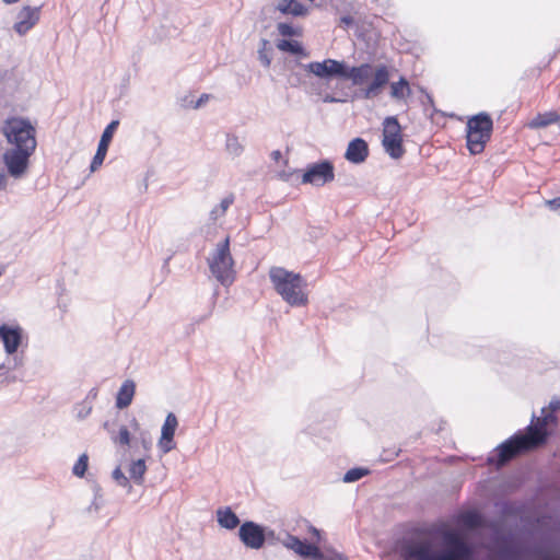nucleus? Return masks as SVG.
I'll return each instance as SVG.
<instances>
[{
  "label": "nucleus",
  "instance_id": "31",
  "mask_svg": "<svg viewBox=\"0 0 560 560\" xmlns=\"http://www.w3.org/2000/svg\"><path fill=\"white\" fill-rule=\"evenodd\" d=\"M270 47L269 42L265 38L260 39V45L258 48V59L265 67H269L271 63V57H270Z\"/></svg>",
  "mask_w": 560,
  "mask_h": 560
},
{
  "label": "nucleus",
  "instance_id": "12",
  "mask_svg": "<svg viewBox=\"0 0 560 560\" xmlns=\"http://www.w3.org/2000/svg\"><path fill=\"white\" fill-rule=\"evenodd\" d=\"M32 152L23 151L22 149H8L2 155L3 163L7 167L8 174L15 178H22L28 168L30 158Z\"/></svg>",
  "mask_w": 560,
  "mask_h": 560
},
{
  "label": "nucleus",
  "instance_id": "42",
  "mask_svg": "<svg viewBox=\"0 0 560 560\" xmlns=\"http://www.w3.org/2000/svg\"><path fill=\"white\" fill-rule=\"evenodd\" d=\"M91 410H92L91 406L85 408V409H82V410L79 411L78 417L83 419V418H85L86 416L90 415Z\"/></svg>",
  "mask_w": 560,
  "mask_h": 560
},
{
  "label": "nucleus",
  "instance_id": "4",
  "mask_svg": "<svg viewBox=\"0 0 560 560\" xmlns=\"http://www.w3.org/2000/svg\"><path fill=\"white\" fill-rule=\"evenodd\" d=\"M390 78L389 69L386 65H377L373 67L371 63L365 62L355 67H348L346 65L345 79L350 80L353 85L362 86V96L365 100L377 97L383 89L388 84Z\"/></svg>",
  "mask_w": 560,
  "mask_h": 560
},
{
  "label": "nucleus",
  "instance_id": "21",
  "mask_svg": "<svg viewBox=\"0 0 560 560\" xmlns=\"http://www.w3.org/2000/svg\"><path fill=\"white\" fill-rule=\"evenodd\" d=\"M215 514L217 522L222 528L233 530L241 523L238 516L232 511L230 506L219 508Z\"/></svg>",
  "mask_w": 560,
  "mask_h": 560
},
{
  "label": "nucleus",
  "instance_id": "47",
  "mask_svg": "<svg viewBox=\"0 0 560 560\" xmlns=\"http://www.w3.org/2000/svg\"><path fill=\"white\" fill-rule=\"evenodd\" d=\"M271 156H272V159H273V160L278 161V160L280 159V156H281V152H280V151H278V150H277V151H273V152L271 153Z\"/></svg>",
  "mask_w": 560,
  "mask_h": 560
},
{
  "label": "nucleus",
  "instance_id": "6",
  "mask_svg": "<svg viewBox=\"0 0 560 560\" xmlns=\"http://www.w3.org/2000/svg\"><path fill=\"white\" fill-rule=\"evenodd\" d=\"M2 133L11 149H22L34 153L36 150V129L27 118H8L2 127Z\"/></svg>",
  "mask_w": 560,
  "mask_h": 560
},
{
  "label": "nucleus",
  "instance_id": "3",
  "mask_svg": "<svg viewBox=\"0 0 560 560\" xmlns=\"http://www.w3.org/2000/svg\"><path fill=\"white\" fill-rule=\"evenodd\" d=\"M547 425L548 422L544 420L542 415L537 418L533 413L530 424L527 425L525 432H517L501 443L497 447V458L489 457V463L501 467L517 455L544 445L550 434Z\"/></svg>",
  "mask_w": 560,
  "mask_h": 560
},
{
  "label": "nucleus",
  "instance_id": "7",
  "mask_svg": "<svg viewBox=\"0 0 560 560\" xmlns=\"http://www.w3.org/2000/svg\"><path fill=\"white\" fill-rule=\"evenodd\" d=\"M208 265L213 277L224 287L235 280L234 260L230 252V238L219 243L208 258Z\"/></svg>",
  "mask_w": 560,
  "mask_h": 560
},
{
  "label": "nucleus",
  "instance_id": "38",
  "mask_svg": "<svg viewBox=\"0 0 560 560\" xmlns=\"http://www.w3.org/2000/svg\"><path fill=\"white\" fill-rule=\"evenodd\" d=\"M541 415L544 416V420L548 422V424H556L557 423V417L553 415V412L548 411L546 408L541 409Z\"/></svg>",
  "mask_w": 560,
  "mask_h": 560
},
{
  "label": "nucleus",
  "instance_id": "46",
  "mask_svg": "<svg viewBox=\"0 0 560 560\" xmlns=\"http://www.w3.org/2000/svg\"><path fill=\"white\" fill-rule=\"evenodd\" d=\"M312 533L314 536H316L317 540L319 541L320 540V532L317 528L312 527Z\"/></svg>",
  "mask_w": 560,
  "mask_h": 560
},
{
  "label": "nucleus",
  "instance_id": "11",
  "mask_svg": "<svg viewBox=\"0 0 560 560\" xmlns=\"http://www.w3.org/2000/svg\"><path fill=\"white\" fill-rule=\"evenodd\" d=\"M304 70L308 73L323 80H330L332 78L345 79L346 63L336 59H325L323 61H313L303 66Z\"/></svg>",
  "mask_w": 560,
  "mask_h": 560
},
{
  "label": "nucleus",
  "instance_id": "27",
  "mask_svg": "<svg viewBox=\"0 0 560 560\" xmlns=\"http://www.w3.org/2000/svg\"><path fill=\"white\" fill-rule=\"evenodd\" d=\"M234 198L232 195L223 198L220 205L215 206L209 214L211 222H217L220 218L224 217L230 206L233 203Z\"/></svg>",
  "mask_w": 560,
  "mask_h": 560
},
{
  "label": "nucleus",
  "instance_id": "17",
  "mask_svg": "<svg viewBox=\"0 0 560 560\" xmlns=\"http://www.w3.org/2000/svg\"><path fill=\"white\" fill-rule=\"evenodd\" d=\"M39 7L24 5L18 13L13 30L19 35H25L39 21Z\"/></svg>",
  "mask_w": 560,
  "mask_h": 560
},
{
  "label": "nucleus",
  "instance_id": "39",
  "mask_svg": "<svg viewBox=\"0 0 560 560\" xmlns=\"http://www.w3.org/2000/svg\"><path fill=\"white\" fill-rule=\"evenodd\" d=\"M549 411L550 412H556L558 410H560V400L555 398L552 399L550 402H549Z\"/></svg>",
  "mask_w": 560,
  "mask_h": 560
},
{
  "label": "nucleus",
  "instance_id": "29",
  "mask_svg": "<svg viewBox=\"0 0 560 560\" xmlns=\"http://www.w3.org/2000/svg\"><path fill=\"white\" fill-rule=\"evenodd\" d=\"M462 523L469 529H476L483 525V518L477 512H466L462 515Z\"/></svg>",
  "mask_w": 560,
  "mask_h": 560
},
{
  "label": "nucleus",
  "instance_id": "32",
  "mask_svg": "<svg viewBox=\"0 0 560 560\" xmlns=\"http://www.w3.org/2000/svg\"><path fill=\"white\" fill-rule=\"evenodd\" d=\"M89 457L86 454L79 456L77 463L73 466L72 472L78 477H83L88 469Z\"/></svg>",
  "mask_w": 560,
  "mask_h": 560
},
{
  "label": "nucleus",
  "instance_id": "9",
  "mask_svg": "<svg viewBox=\"0 0 560 560\" xmlns=\"http://www.w3.org/2000/svg\"><path fill=\"white\" fill-rule=\"evenodd\" d=\"M382 144L392 159L398 160L405 154L401 127L395 116L386 117L383 121Z\"/></svg>",
  "mask_w": 560,
  "mask_h": 560
},
{
  "label": "nucleus",
  "instance_id": "33",
  "mask_svg": "<svg viewBox=\"0 0 560 560\" xmlns=\"http://www.w3.org/2000/svg\"><path fill=\"white\" fill-rule=\"evenodd\" d=\"M113 479L117 482L118 486L122 488L131 489V485L129 481V478L125 476V474L121 471L120 467H116L112 472Z\"/></svg>",
  "mask_w": 560,
  "mask_h": 560
},
{
  "label": "nucleus",
  "instance_id": "8",
  "mask_svg": "<svg viewBox=\"0 0 560 560\" xmlns=\"http://www.w3.org/2000/svg\"><path fill=\"white\" fill-rule=\"evenodd\" d=\"M492 128L493 121L487 113L475 115L467 121V148L471 154H479L483 151L486 143L491 138Z\"/></svg>",
  "mask_w": 560,
  "mask_h": 560
},
{
  "label": "nucleus",
  "instance_id": "10",
  "mask_svg": "<svg viewBox=\"0 0 560 560\" xmlns=\"http://www.w3.org/2000/svg\"><path fill=\"white\" fill-rule=\"evenodd\" d=\"M335 179L334 164L328 160L310 164L302 176L303 184H311L316 187L324 186Z\"/></svg>",
  "mask_w": 560,
  "mask_h": 560
},
{
  "label": "nucleus",
  "instance_id": "15",
  "mask_svg": "<svg viewBox=\"0 0 560 560\" xmlns=\"http://www.w3.org/2000/svg\"><path fill=\"white\" fill-rule=\"evenodd\" d=\"M119 126V120H113L110 121L106 128L104 129L96 153L91 162L90 170L91 172H95L104 162L109 143L113 139L114 132L116 131L117 127Z\"/></svg>",
  "mask_w": 560,
  "mask_h": 560
},
{
  "label": "nucleus",
  "instance_id": "22",
  "mask_svg": "<svg viewBox=\"0 0 560 560\" xmlns=\"http://www.w3.org/2000/svg\"><path fill=\"white\" fill-rule=\"evenodd\" d=\"M559 120H560V116L558 115V112L550 110V112H545V113L538 114L535 118H533L528 122L527 126L530 129H540V128H546L553 124L558 125Z\"/></svg>",
  "mask_w": 560,
  "mask_h": 560
},
{
  "label": "nucleus",
  "instance_id": "18",
  "mask_svg": "<svg viewBox=\"0 0 560 560\" xmlns=\"http://www.w3.org/2000/svg\"><path fill=\"white\" fill-rule=\"evenodd\" d=\"M177 425H178V421H177L176 416L173 412H170L166 416L165 421L162 425L161 438L158 443V445H159L160 450L163 452V454H166L175 448L174 435H175Z\"/></svg>",
  "mask_w": 560,
  "mask_h": 560
},
{
  "label": "nucleus",
  "instance_id": "20",
  "mask_svg": "<svg viewBox=\"0 0 560 560\" xmlns=\"http://www.w3.org/2000/svg\"><path fill=\"white\" fill-rule=\"evenodd\" d=\"M136 393V384L131 380H126L116 396V407L118 409H125L132 402Z\"/></svg>",
  "mask_w": 560,
  "mask_h": 560
},
{
  "label": "nucleus",
  "instance_id": "40",
  "mask_svg": "<svg viewBox=\"0 0 560 560\" xmlns=\"http://www.w3.org/2000/svg\"><path fill=\"white\" fill-rule=\"evenodd\" d=\"M8 186V177L4 173H0V190L5 189Z\"/></svg>",
  "mask_w": 560,
  "mask_h": 560
},
{
  "label": "nucleus",
  "instance_id": "35",
  "mask_svg": "<svg viewBox=\"0 0 560 560\" xmlns=\"http://www.w3.org/2000/svg\"><path fill=\"white\" fill-rule=\"evenodd\" d=\"M311 559L313 560H346V558L338 552L329 551V552H323L319 550L318 556H312Z\"/></svg>",
  "mask_w": 560,
  "mask_h": 560
},
{
  "label": "nucleus",
  "instance_id": "19",
  "mask_svg": "<svg viewBox=\"0 0 560 560\" xmlns=\"http://www.w3.org/2000/svg\"><path fill=\"white\" fill-rule=\"evenodd\" d=\"M369 147L362 138L351 140L345 153V159L353 164H360L366 160Z\"/></svg>",
  "mask_w": 560,
  "mask_h": 560
},
{
  "label": "nucleus",
  "instance_id": "36",
  "mask_svg": "<svg viewBox=\"0 0 560 560\" xmlns=\"http://www.w3.org/2000/svg\"><path fill=\"white\" fill-rule=\"evenodd\" d=\"M102 506H103V498H102L100 490L97 489L95 491L94 499H93L92 503L88 508V511H89V513H98L100 510L102 509Z\"/></svg>",
  "mask_w": 560,
  "mask_h": 560
},
{
  "label": "nucleus",
  "instance_id": "16",
  "mask_svg": "<svg viewBox=\"0 0 560 560\" xmlns=\"http://www.w3.org/2000/svg\"><path fill=\"white\" fill-rule=\"evenodd\" d=\"M279 541L289 550H292L302 558H310L312 556L319 555V548L314 544H310L305 540H301L299 537L291 534H285L283 538H279Z\"/></svg>",
  "mask_w": 560,
  "mask_h": 560
},
{
  "label": "nucleus",
  "instance_id": "45",
  "mask_svg": "<svg viewBox=\"0 0 560 560\" xmlns=\"http://www.w3.org/2000/svg\"><path fill=\"white\" fill-rule=\"evenodd\" d=\"M312 533L314 536H316L317 540L319 541L320 540V532L317 528L312 527Z\"/></svg>",
  "mask_w": 560,
  "mask_h": 560
},
{
  "label": "nucleus",
  "instance_id": "13",
  "mask_svg": "<svg viewBox=\"0 0 560 560\" xmlns=\"http://www.w3.org/2000/svg\"><path fill=\"white\" fill-rule=\"evenodd\" d=\"M238 538L247 548L260 549L266 541L265 528L253 521H246L240 526Z\"/></svg>",
  "mask_w": 560,
  "mask_h": 560
},
{
  "label": "nucleus",
  "instance_id": "49",
  "mask_svg": "<svg viewBox=\"0 0 560 560\" xmlns=\"http://www.w3.org/2000/svg\"><path fill=\"white\" fill-rule=\"evenodd\" d=\"M5 4H13L19 2L20 0H2Z\"/></svg>",
  "mask_w": 560,
  "mask_h": 560
},
{
  "label": "nucleus",
  "instance_id": "14",
  "mask_svg": "<svg viewBox=\"0 0 560 560\" xmlns=\"http://www.w3.org/2000/svg\"><path fill=\"white\" fill-rule=\"evenodd\" d=\"M0 338L7 354L15 353L22 345L24 330L20 325L3 324L0 326Z\"/></svg>",
  "mask_w": 560,
  "mask_h": 560
},
{
  "label": "nucleus",
  "instance_id": "44",
  "mask_svg": "<svg viewBox=\"0 0 560 560\" xmlns=\"http://www.w3.org/2000/svg\"><path fill=\"white\" fill-rule=\"evenodd\" d=\"M324 102H326V103H335V102H338V100H337V98H335L334 96L326 95V96L324 97Z\"/></svg>",
  "mask_w": 560,
  "mask_h": 560
},
{
  "label": "nucleus",
  "instance_id": "23",
  "mask_svg": "<svg viewBox=\"0 0 560 560\" xmlns=\"http://www.w3.org/2000/svg\"><path fill=\"white\" fill-rule=\"evenodd\" d=\"M411 95L409 82L401 77L397 82L390 83V97L397 102L406 101Z\"/></svg>",
  "mask_w": 560,
  "mask_h": 560
},
{
  "label": "nucleus",
  "instance_id": "25",
  "mask_svg": "<svg viewBox=\"0 0 560 560\" xmlns=\"http://www.w3.org/2000/svg\"><path fill=\"white\" fill-rule=\"evenodd\" d=\"M145 471L147 465L144 458L132 459L128 466L130 479H132L133 482L139 486H141L144 481Z\"/></svg>",
  "mask_w": 560,
  "mask_h": 560
},
{
  "label": "nucleus",
  "instance_id": "26",
  "mask_svg": "<svg viewBox=\"0 0 560 560\" xmlns=\"http://www.w3.org/2000/svg\"><path fill=\"white\" fill-rule=\"evenodd\" d=\"M244 144L240 138L234 133H226L225 137V151L232 158H238L244 152Z\"/></svg>",
  "mask_w": 560,
  "mask_h": 560
},
{
  "label": "nucleus",
  "instance_id": "48",
  "mask_svg": "<svg viewBox=\"0 0 560 560\" xmlns=\"http://www.w3.org/2000/svg\"><path fill=\"white\" fill-rule=\"evenodd\" d=\"M142 446H143L144 450L148 451L151 447V442L143 439L142 440Z\"/></svg>",
  "mask_w": 560,
  "mask_h": 560
},
{
  "label": "nucleus",
  "instance_id": "51",
  "mask_svg": "<svg viewBox=\"0 0 560 560\" xmlns=\"http://www.w3.org/2000/svg\"><path fill=\"white\" fill-rule=\"evenodd\" d=\"M3 368V364H0V370Z\"/></svg>",
  "mask_w": 560,
  "mask_h": 560
},
{
  "label": "nucleus",
  "instance_id": "24",
  "mask_svg": "<svg viewBox=\"0 0 560 560\" xmlns=\"http://www.w3.org/2000/svg\"><path fill=\"white\" fill-rule=\"evenodd\" d=\"M277 9L283 14H291L294 16H302L307 12V9L298 0H279Z\"/></svg>",
  "mask_w": 560,
  "mask_h": 560
},
{
  "label": "nucleus",
  "instance_id": "37",
  "mask_svg": "<svg viewBox=\"0 0 560 560\" xmlns=\"http://www.w3.org/2000/svg\"><path fill=\"white\" fill-rule=\"evenodd\" d=\"M277 28L282 36L290 37L298 34L296 30L291 24L288 23H279Z\"/></svg>",
  "mask_w": 560,
  "mask_h": 560
},
{
  "label": "nucleus",
  "instance_id": "30",
  "mask_svg": "<svg viewBox=\"0 0 560 560\" xmlns=\"http://www.w3.org/2000/svg\"><path fill=\"white\" fill-rule=\"evenodd\" d=\"M369 469L366 468H362V467H355V468H351L349 469L345 475H343V482L346 483H351V482H354V481H358L360 480L361 478H363L364 476H366L369 474Z\"/></svg>",
  "mask_w": 560,
  "mask_h": 560
},
{
  "label": "nucleus",
  "instance_id": "28",
  "mask_svg": "<svg viewBox=\"0 0 560 560\" xmlns=\"http://www.w3.org/2000/svg\"><path fill=\"white\" fill-rule=\"evenodd\" d=\"M277 47L282 51H288L293 55L307 56L303 46L296 40L282 39L277 44Z\"/></svg>",
  "mask_w": 560,
  "mask_h": 560
},
{
  "label": "nucleus",
  "instance_id": "43",
  "mask_svg": "<svg viewBox=\"0 0 560 560\" xmlns=\"http://www.w3.org/2000/svg\"><path fill=\"white\" fill-rule=\"evenodd\" d=\"M341 22L346 25H350L353 22V19L351 16H342Z\"/></svg>",
  "mask_w": 560,
  "mask_h": 560
},
{
  "label": "nucleus",
  "instance_id": "50",
  "mask_svg": "<svg viewBox=\"0 0 560 560\" xmlns=\"http://www.w3.org/2000/svg\"><path fill=\"white\" fill-rule=\"evenodd\" d=\"M558 115L560 116V110L558 112ZM558 127L560 129V120L558 121Z\"/></svg>",
  "mask_w": 560,
  "mask_h": 560
},
{
  "label": "nucleus",
  "instance_id": "41",
  "mask_svg": "<svg viewBox=\"0 0 560 560\" xmlns=\"http://www.w3.org/2000/svg\"><path fill=\"white\" fill-rule=\"evenodd\" d=\"M208 100H209V95L208 94H202L199 97V100L196 102L195 108H198V107L202 106Z\"/></svg>",
  "mask_w": 560,
  "mask_h": 560
},
{
  "label": "nucleus",
  "instance_id": "34",
  "mask_svg": "<svg viewBox=\"0 0 560 560\" xmlns=\"http://www.w3.org/2000/svg\"><path fill=\"white\" fill-rule=\"evenodd\" d=\"M114 443L119 445H129L130 444V433L127 427L122 425L119 429L118 435L113 438Z\"/></svg>",
  "mask_w": 560,
  "mask_h": 560
},
{
  "label": "nucleus",
  "instance_id": "2",
  "mask_svg": "<svg viewBox=\"0 0 560 560\" xmlns=\"http://www.w3.org/2000/svg\"><path fill=\"white\" fill-rule=\"evenodd\" d=\"M480 548L490 560H560L545 542L522 544L512 532L492 524Z\"/></svg>",
  "mask_w": 560,
  "mask_h": 560
},
{
  "label": "nucleus",
  "instance_id": "1",
  "mask_svg": "<svg viewBox=\"0 0 560 560\" xmlns=\"http://www.w3.org/2000/svg\"><path fill=\"white\" fill-rule=\"evenodd\" d=\"M401 552L406 560H477V546L467 533L445 523L416 529Z\"/></svg>",
  "mask_w": 560,
  "mask_h": 560
},
{
  "label": "nucleus",
  "instance_id": "5",
  "mask_svg": "<svg viewBox=\"0 0 560 560\" xmlns=\"http://www.w3.org/2000/svg\"><path fill=\"white\" fill-rule=\"evenodd\" d=\"M269 279L275 291L290 306L301 307L308 303V296L305 292L306 281L300 273L289 271L282 267H271Z\"/></svg>",
  "mask_w": 560,
  "mask_h": 560
}]
</instances>
